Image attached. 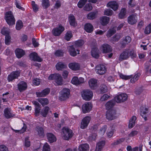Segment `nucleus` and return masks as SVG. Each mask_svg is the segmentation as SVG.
I'll list each match as a JSON object with an SVG mask.
<instances>
[{
	"label": "nucleus",
	"instance_id": "obj_1",
	"mask_svg": "<svg viewBox=\"0 0 151 151\" xmlns=\"http://www.w3.org/2000/svg\"><path fill=\"white\" fill-rule=\"evenodd\" d=\"M32 103L35 105V113L36 116H38L39 113L40 112L41 115L43 117H45L49 112H51L48 106L45 107L40 111V105L39 103L35 101H33Z\"/></svg>",
	"mask_w": 151,
	"mask_h": 151
},
{
	"label": "nucleus",
	"instance_id": "obj_2",
	"mask_svg": "<svg viewBox=\"0 0 151 151\" xmlns=\"http://www.w3.org/2000/svg\"><path fill=\"white\" fill-rule=\"evenodd\" d=\"M62 130V136L63 139L68 140L72 137L73 134L71 130L68 128L64 127Z\"/></svg>",
	"mask_w": 151,
	"mask_h": 151
},
{
	"label": "nucleus",
	"instance_id": "obj_3",
	"mask_svg": "<svg viewBox=\"0 0 151 151\" xmlns=\"http://www.w3.org/2000/svg\"><path fill=\"white\" fill-rule=\"evenodd\" d=\"M5 18L6 22L9 25H12L15 24V19L11 12H6Z\"/></svg>",
	"mask_w": 151,
	"mask_h": 151
},
{
	"label": "nucleus",
	"instance_id": "obj_4",
	"mask_svg": "<svg viewBox=\"0 0 151 151\" xmlns=\"http://www.w3.org/2000/svg\"><path fill=\"white\" fill-rule=\"evenodd\" d=\"M70 90L68 88H63L60 92L59 99L64 101L68 98L70 96Z\"/></svg>",
	"mask_w": 151,
	"mask_h": 151
},
{
	"label": "nucleus",
	"instance_id": "obj_5",
	"mask_svg": "<svg viewBox=\"0 0 151 151\" xmlns=\"http://www.w3.org/2000/svg\"><path fill=\"white\" fill-rule=\"evenodd\" d=\"M81 96L83 99L86 101H89L92 98L93 94L92 91L91 90H86L82 92Z\"/></svg>",
	"mask_w": 151,
	"mask_h": 151
},
{
	"label": "nucleus",
	"instance_id": "obj_6",
	"mask_svg": "<svg viewBox=\"0 0 151 151\" xmlns=\"http://www.w3.org/2000/svg\"><path fill=\"white\" fill-rule=\"evenodd\" d=\"M106 118L109 120H112L117 117V114L115 110L112 109L108 110L106 114Z\"/></svg>",
	"mask_w": 151,
	"mask_h": 151
},
{
	"label": "nucleus",
	"instance_id": "obj_7",
	"mask_svg": "<svg viewBox=\"0 0 151 151\" xmlns=\"http://www.w3.org/2000/svg\"><path fill=\"white\" fill-rule=\"evenodd\" d=\"M64 30V27L61 25H60L58 27H56L53 29L52 32L54 36H59Z\"/></svg>",
	"mask_w": 151,
	"mask_h": 151
},
{
	"label": "nucleus",
	"instance_id": "obj_8",
	"mask_svg": "<svg viewBox=\"0 0 151 151\" xmlns=\"http://www.w3.org/2000/svg\"><path fill=\"white\" fill-rule=\"evenodd\" d=\"M127 96L125 93H122L116 96L114 98L115 101L117 103H121L127 100Z\"/></svg>",
	"mask_w": 151,
	"mask_h": 151
},
{
	"label": "nucleus",
	"instance_id": "obj_9",
	"mask_svg": "<svg viewBox=\"0 0 151 151\" xmlns=\"http://www.w3.org/2000/svg\"><path fill=\"white\" fill-rule=\"evenodd\" d=\"M91 119V117L89 116H87L83 118L81 123V128L83 129L86 128L88 126Z\"/></svg>",
	"mask_w": 151,
	"mask_h": 151
},
{
	"label": "nucleus",
	"instance_id": "obj_10",
	"mask_svg": "<svg viewBox=\"0 0 151 151\" xmlns=\"http://www.w3.org/2000/svg\"><path fill=\"white\" fill-rule=\"evenodd\" d=\"M95 70L98 74L103 75L106 73V69L104 65H99L96 67Z\"/></svg>",
	"mask_w": 151,
	"mask_h": 151
},
{
	"label": "nucleus",
	"instance_id": "obj_11",
	"mask_svg": "<svg viewBox=\"0 0 151 151\" xmlns=\"http://www.w3.org/2000/svg\"><path fill=\"white\" fill-rule=\"evenodd\" d=\"M92 107V105L90 102H86L82 106L83 113L85 114L89 112L91 110Z\"/></svg>",
	"mask_w": 151,
	"mask_h": 151
},
{
	"label": "nucleus",
	"instance_id": "obj_12",
	"mask_svg": "<svg viewBox=\"0 0 151 151\" xmlns=\"http://www.w3.org/2000/svg\"><path fill=\"white\" fill-rule=\"evenodd\" d=\"M74 45L70 46L68 47V49L70 54L72 56H75L77 54H79V51L76 48L75 49Z\"/></svg>",
	"mask_w": 151,
	"mask_h": 151
},
{
	"label": "nucleus",
	"instance_id": "obj_13",
	"mask_svg": "<svg viewBox=\"0 0 151 151\" xmlns=\"http://www.w3.org/2000/svg\"><path fill=\"white\" fill-rule=\"evenodd\" d=\"M19 71H13L8 76L7 80L9 82L12 81L15 79L17 78L20 75Z\"/></svg>",
	"mask_w": 151,
	"mask_h": 151
},
{
	"label": "nucleus",
	"instance_id": "obj_14",
	"mask_svg": "<svg viewBox=\"0 0 151 151\" xmlns=\"http://www.w3.org/2000/svg\"><path fill=\"white\" fill-rule=\"evenodd\" d=\"M71 82L72 84L78 85L83 83L84 82V79L82 77L78 78L77 77H74L72 78Z\"/></svg>",
	"mask_w": 151,
	"mask_h": 151
},
{
	"label": "nucleus",
	"instance_id": "obj_15",
	"mask_svg": "<svg viewBox=\"0 0 151 151\" xmlns=\"http://www.w3.org/2000/svg\"><path fill=\"white\" fill-rule=\"evenodd\" d=\"M129 49L125 50L120 54L119 58V60L120 61H122L128 58L129 57Z\"/></svg>",
	"mask_w": 151,
	"mask_h": 151
},
{
	"label": "nucleus",
	"instance_id": "obj_16",
	"mask_svg": "<svg viewBox=\"0 0 151 151\" xmlns=\"http://www.w3.org/2000/svg\"><path fill=\"white\" fill-rule=\"evenodd\" d=\"M4 116L7 119L10 118L14 116L13 112L9 108H7L4 110Z\"/></svg>",
	"mask_w": 151,
	"mask_h": 151
},
{
	"label": "nucleus",
	"instance_id": "obj_17",
	"mask_svg": "<svg viewBox=\"0 0 151 151\" xmlns=\"http://www.w3.org/2000/svg\"><path fill=\"white\" fill-rule=\"evenodd\" d=\"M100 50L104 53L111 52L112 50L111 46L107 44L102 45L100 47Z\"/></svg>",
	"mask_w": 151,
	"mask_h": 151
},
{
	"label": "nucleus",
	"instance_id": "obj_18",
	"mask_svg": "<svg viewBox=\"0 0 151 151\" xmlns=\"http://www.w3.org/2000/svg\"><path fill=\"white\" fill-rule=\"evenodd\" d=\"M137 21V19L136 15L134 14L131 15L128 17V22L131 25L136 24Z\"/></svg>",
	"mask_w": 151,
	"mask_h": 151
},
{
	"label": "nucleus",
	"instance_id": "obj_19",
	"mask_svg": "<svg viewBox=\"0 0 151 151\" xmlns=\"http://www.w3.org/2000/svg\"><path fill=\"white\" fill-rule=\"evenodd\" d=\"M107 6L111 8L114 11H116L118 8L119 4L116 1H111L107 4Z\"/></svg>",
	"mask_w": 151,
	"mask_h": 151
},
{
	"label": "nucleus",
	"instance_id": "obj_20",
	"mask_svg": "<svg viewBox=\"0 0 151 151\" xmlns=\"http://www.w3.org/2000/svg\"><path fill=\"white\" fill-rule=\"evenodd\" d=\"M29 57L31 60L34 61L41 62L42 60V59L39 57L37 54L35 52L31 53L29 55Z\"/></svg>",
	"mask_w": 151,
	"mask_h": 151
},
{
	"label": "nucleus",
	"instance_id": "obj_21",
	"mask_svg": "<svg viewBox=\"0 0 151 151\" xmlns=\"http://www.w3.org/2000/svg\"><path fill=\"white\" fill-rule=\"evenodd\" d=\"M50 92L49 88H46L43 90L41 92H37L36 94L38 97H44L48 94Z\"/></svg>",
	"mask_w": 151,
	"mask_h": 151
},
{
	"label": "nucleus",
	"instance_id": "obj_22",
	"mask_svg": "<svg viewBox=\"0 0 151 151\" xmlns=\"http://www.w3.org/2000/svg\"><path fill=\"white\" fill-rule=\"evenodd\" d=\"M18 88L20 92L25 90L27 88V85L26 83L24 81H21L17 85Z\"/></svg>",
	"mask_w": 151,
	"mask_h": 151
},
{
	"label": "nucleus",
	"instance_id": "obj_23",
	"mask_svg": "<svg viewBox=\"0 0 151 151\" xmlns=\"http://www.w3.org/2000/svg\"><path fill=\"white\" fill-rule=\"evenodd\" d=\"M89 85L92 89H95L97 86V81L94 78L91 79L88 81Z\"/></svg>",
	"mask_w": 151,
	"mask_h": 151
},
{
	"label": "nucleus",
	"instance_id": "obj_24",
	"mask_svg": "<svg viewBox=\"0 0 151 151\" xmlns=\"http://www.w3.org/2000/svg\"><path fill=\"white\" fill-rule=\"evenodd\" d=\"M36 130L37 135L39 137H44V131L42 127L40 126L37 127Z\"/></svg>",
	"mask_w": 151,
	"mask_h": 151
},
{
	"label": "nucleus",
	"instance_id": "obj_25",
	"mask_svg": "<svg viewBox=\"0 0 151 151\" xmlns=\"http://www.w3.org/2000/svg\"><path fill=\"white\" fill-rule=\"evenodd\" d=\"M105 144V142L102 140L99 142L96 146L95 151H101L104 147Z\"/></svg>",
	"mask_w": 151,
	"mask_h": 151
},
{
	"label": "nucleus",
	"instance_id": "obj_26",
	"mask_svg": "<svg viewBox=\"0 0 151 151\" xmlns=\"http://www.w3.org/2000/svg\"><path fill=\"white\" fill-rule=\"evenodd\" d=\"M47 136L48 141L50 143L55 142L56 140V138L55 135L51 133H47Z\"/></svg>",
	"mask_w": 151,
	"mask_h": 151
},
{
	"label": "nucleus",
	"instance_id": "obj_27",
	"mask_svg": "<svg viewBox=\"0 0 151 151\" xmlns=\"http://www.w3.org/2000/svg\"><path fill=\"white\" fill-rule=\"evenodd\" d=\"M67 65L62 62H58L55 65L56 69L58 70H62L63 69L67 67Z\"/></svg>",
	"mask_w": 151,
	"mask_h": 151
},
{
	"label": "nucleus",
	"instance_id": "obj_28",
	"mask_svg": "<svg viewBox=\"0 0 151 151\" xmlns=\"http://www.w3.org/2000/svg\"><path fill=\"white\" fill-rule=\"evenodd\" d=\"M69 68L73 70H76L80 68V65L78 63H72L69 64Z\"/></svg>",
	"mask_w": 151,
	"mask_h": 151
},
{
	"label": "nucleus",
	"instance_id": "obj_29",
	"mask_svg": "<svg viewBox=\"0 0 151 151\" xmlns=\"http://www.w3.org/2000/svg\"><path fill=\"white\" fill-rule=\"evenodd\" d=\"M140 114L145 121L147 119V117L145 115L148 112V109L146 107H142L141 109Z\"/></svg>",
	"mask_w": 151,
	"mask_h": 151
},
{
	"label": "nucleus",
	"instance_id": "obj_30",
	"mask_svg": "<svg viewBox=\"0 0 151 151\" xmlns=\"http://www.w3.org/2000/svg\"><path fill=\"white\" fill-rule=\"evenodd\" d=\"M55 81L56 83L59 85L63 84V79L61 75L59 74H55Z\"/></svg>",
	"mask_w": 151,
	"mask_h": 151
},
{
	"label": "nucleus",
	"instance_id": "obj_31",
	"mask_svg": "<svg viewBox=\"0 0 151 151\" xmlns=\"http://www.w3.org/2000/svg\"><path fill=\"white\" fill-rule=\"evenodd\" d=\"M84 29L86 32L91 33L93 31V27L91 24L87 23L84 26Z\"/></svg>",
	"mask_w": 151,
	"mask_h": 151
},
{
	"label": "nucleus",
	"instance_id": "obj_32",
	"mask_svg": "<svg viewBox=\"0 0 151 151\" xmlns=\"http://www.w3.org/2000/svg\"><path fill=\"white\" fill-rule=\"evenodd\" d=\"M115 103V102L113 100L109 101L105 105L106 109L110 110L114 105Z\"/></svg>",
	"mask_w": 151,
	"mask_h": 151
},
{
	"label": "nucleus",
	"instance_id": "obj_33",
	"mask_svg": "<svg viewBox=\"0 0 151 151\" xmlns=\"http://www.w3.org/2000/svg\"><path fill=\"white\" fill-rule=\"evenodd\" d=\"M89 150V145L87 144L81 145L79 146V151H88Z\"/></svg>",
	"mask_w": 151,
	"mask_h": 151
},
{
	"label": "nucleus",
	"instance_id": "obj_34",
	"mask_svg": "<svg viewBox=\"0 0 151 151\" xmlns=\"http://www.w3.org/2000/svg\"><path fill=\"white\" fill-rule=\"evenodd\" d=\"M15 54L17 57L18 58H20L24 55L25 52L22 50L17 49L15 50Z\"/></svg>",
	"mask_w": 151,
	"mask_h": 151
},
{
	"label": "nucleus",
	"instance_id": "obj_35",
	"mask_svg": "<svg viewBox=\"0 0 151 151\" xmlns=\"http://www.w3.org/2000/svg\"><path fill=\"white\" fill-rule=\"evenodd\" d=\"M131 41V38L129 36L126 37L121 42L123 47H124L126 45L129 43Z\"/></svg>",
	"mask_w": 151,
	"mask_h": 151
},
{
	"label": "nucleus",
	"instance_id": "obj_36",
	"mask_svg": "<svg viewBox=\"0 0 151 151\" xmlns=\"http://www.w3.org/2000/svg\"><path fill=\"white\" fill-rule=\"evenodd\" d=\"M92 56L96 58H98L99 57V50L96 47L93 48L91 51Z\"/></svg>",
	"mask_w": 151,
	"mask_h": 151
},
{
	"label": "nucleus",
	"instance_id": "obj_37",
	"mask_svg": "<svg viewBox=\"0 0 151 151\" xmlns=\"http://www.w3.org/2000/svg\"><path fill=\"white\" fill-rule=\"evenodd\" d=\"M69 21L70 24L72 26H75L76 25L74 17L73 15H70L68 17Z\"/></svg>",
	"mask_w": 151,
	"mask_h": 151
},
{
	"label": "nucleus",
	"instance_id": "obj_38",
	"mask_svg": "<svg viewBox=\"0 0 151 151\" xmlns=\"http://www.w3.org/2000/svg\"><path fill=\"white\" fill-rule=\"evenodd\" d=\"M109 18L106 16H103L101 18V23L103 25H105L109 22Z\"/></svg>",
	"mask_w": 151,
	"mask_h": 151
},
{
	"label": "nucleus",
	"instance_id": "obj_39",
	"mask_svg": "<svg viewBox=\"0 0 151 151\" xmlns=\"http://www.w3.org/2000/svg\"><path fill=\"white\" fill-rule=\"evenodd\" d=\"M115 127L114 126H113L112 127L110 126L109 130H110V131H108L107 132V135L109 138L111 137L114 134V132L115 131L114 129Z\"/></svg>",
	"mask_w": 151,
	"mask_h": 151
},
{
	"label": "nucleus",
	"instance_id": "obj_40",
	"mask_svg": "<svg viewBox=\"0 0 151 151\" xmlns=\"http://www.w3.org/2000/svg\"><path fill=\"white\" fill-rule=\"evenodd\" d=\"M126 11L125 8H122L119 14V18L120 19H123L126 17Z\"/></svg>",
	"mask_w": 151,
	"mask_h": 151
},
{
	"label": "nucleus",
	"instance_id": "obj_41",
	"mask_svg": "<svg viewBox=\"0 0 151 151\" xmlns=\"http://www.w3.org/2000/svg\"><path fill=\"white\" fill-rule=\"evenodd\" d=\"M136 119V117L135 116H133L129 121V127L130 128H132L135 125V121Z\"/></svg>",
	"mask_w": 151,
	"mask_h": 151
},
{
	"label": "nucleus",
	"instance_id": "obj_42",
	"mask_svg": "<svg viewBox=\"0 0 151 151\" xmlns=\"http://www.w3.org/2000/svg\"><path fill=\"white\" fill-rule=\"evenodd\" d=\"M140 74L139 73H135L134 76L130 80V82L131 83H134L136 81L139 79Z\"/></svg>",
	"mask_w": 151,
	"mask_h": 151
},
{
	"label": "nucleus",
	"instance_id": "obj_43",
	"mask_svg": "<svg viewBox=\"0 0 151 151\" xmlns=\"http://www.w3.org/2000/svg\"><path fill=\"white\" fill-rule=\"evenodd\" d=\"M38 101L40 103L42 106L47 104L48 101L47 99L46 98H40L38 99Z\"/></svg>",
	"mask_w": 151,
	"mask_h": 151
},
{
	"label": "nucleus",
	"instance_id": "obj_44",
	"mask_svg": "<svg viewBox=\"0 0 151 151\" xmlns=\"http://www.w3.org/2000/svg\"><path fill=\"white\" fill-rule=\"evenodd\" d=\"M84 43V41L82 40H79L75 41L74 45L76 48L80 47L82 46Z\"/></svg>",
	"mask_w": 151,
	"mask_h": 151
},
{
	"label": "nucleus",
	"instance_id": "obj_45",
	"mask_svg": "<svg viewBox=\"0 0 151 151\" xmlns=\"http://www.w3.org/2000/svg\"><path fill=\"white\" fill-rule=\"evenodd\" d=\"M116 31V28H113L110 29L108 30L107 33V37H110L113 34L115 33Z\"/></svg>",
	"mask_w": 151,
	"mask_h": 151
},
{
	"label": "nucleus",
	"instance_id": "obj_46",
	"mask_svg": "<svg viewBox=\"0 0 151 151\" xmlns=\"http://www.w3.org/2000/svg\"><path fill=\"white\" fill-rule=\"evenodd\" d=\"M107 128L106 125H104L100 129L99 133L101 135H103L105 134Z\"/></svg>",
	"mask_w": 151,
	"mask_h": 151
},
{
	"label": "nucleus",
	"instance_id": "obj_47",
	"mask_svg": "<svg viewBox=\"0 0 151 151\" xmlns=\"http://www.w3.org/2000/svg\"><path fill=\"white\" fill-rule=\"evenodd\" d=\"M151 32V23L149 24L145 28L144 33L146 34H149Z\"/></svg>",
	"mask_w": 151,
	"mask_h": 151
},
{
	"label": "nucleus",
	"instance_id": "obj_48",
	"mask_svg": "<svg viewBox=\"0 0 151 151\" xmlns=\"http://www.w3.org/2000/svg\"><path fill=\"white\" fill-rule=\"evenodd\" d=\"M72 36L73 35L71 32L70 31H68L65 34V39L67 41H68L70 40V39Z\"/></svg>",
	"mask_w": 151,
	"mask_h": 151
},
{
	"label": "nucleus",
	"instance_id": "obj_49",
	"mask_svg": "<svg viewBox=\"0 0 151 151\" xmlns=\"http://www.w3.org/2000/svg\"><path fill=\"white\" fill-rule=\"evenodd\" d=\"M42 5L43 7L46 8L50 6L49 0H42Z\"/></svg>",
	"mask_w": 151,
	"mask_h": 151
},
{
	"label": "nucleus",
	"instance_id": "obj_50",
	"mask_svg": "<svg viewBox=\"0 0 151 151\" xmlns=\"http://www.w3.org/2000/svg\"><path fill=\"white\" fill-rule=\"evenodd\" d=\"M87 0H80L78 2L77 5L79 8H82L85 4Z\"/></svg>",
	"mask_w": 151,
	"mask_h": 151
},
{
	"label": "nucleus",
	"instance_id": "obj_51",
	"mask_svg": "<svg viewBox=\"0 0 151 151\" xmlns=\"http://www.w3.org/2000/svg\"><path fill=\"white\" fill-rule=\"evenodd\" d=\"M23 24L21 20H19L17 22L16 29L17 30H20L23 27Z\"/></svg>",
	"mask_w": 151,
	"mask_h": 151
},
{
	"label": "nucleus",
	"instance_id": "obj_52",
	"mask_svg": "<svg viewBox=\"0 0 151 151\" xmlns=\"http://www.w3.org/2000/svg\"><path fill=\"white\" fill-rule=\"evenodd\" d=\"M1 33L6 36V35H9V30L6 28H3L1 30Z\"/></svg>",
	"mask_w": 151,
	"mask_h": 151
},
{
	"label": "nucleus",
	"instance_id": "obj_53",
	"mask_svg": "<svg viewBox=\"0 0 151 151\" xmlns=\"http://www.w3.org/2000/svg\"><path fill=\"white\" fill-rule=\"evenodd\" d=\"M119 76L121 78L125 80H128L132 78V76L131 75L130 76H126L122 74H120Z\"/></svg>",
	"mask_w": 151,
	"mask_h": 151
},
{
	"label": "nucleus",
	"instance_id": "obj_54",
	"mask_svg": "<svg viewBox=\"0 0 151 151\" xmlns=\"http://www.w3.org/2000/svg\"><path fill=\"white\" fill-rule=\"evenodd\" d=\"M96 14L94 12H90L87 15V18L89 19H93L96 17Z\"/></svg>",
	"mask_w": 151,
	"mask_h": 151
},
{
	"label": "nucleus",
	"instance_id": "obj_55",
	"mask_svg": "<svg viewBox=\"0 0 151 151\" xmlns=\"http://www.w3.org/2000/svg\"><path fill=\"white\" fill-rule=\"evenodd\" d=\"M129 56L130 55L131 57L132 58H134L136 57L137 55L136 54L135 50L133 49L132 50H129Z\"/></svg>",
	"mask_w": 151,
	"mask_h": 151
},
{
	"label": "nucleus",
	"instance_id": "obj_56",
	"mask_svg": "<svg viewBox=\"0 0 151 151\" xmlns=\"http://www.w3.org/2000/svg\"><path fill=\"white\" fill-rule=\"evenodd\" d=\"M29 138V137H27L25 139L24 145L27 147H29L30 145V142Z\"/></svg>",
	"mask_w": 151,
	"mask_h": 151
},
{
	"label": "nucleus",
	"instance_id": "obj_57",
	"mask_svg": "<svg viewBox=\"0 0 151 151\" xmlns=\"http://www.w3.org/2000/svg\"><path fill=\"white\" fill-rule=\"evenodd\" d=\"M32 5L34 11L35 12L37 11L39 9L38 6L37 4H35V2L32 1Z\"/></svg>",
	"mask_w": 151,
	"mask_h": 151
},
{
	"label": "nucleus",
	"instance_id": "obj_58",
	"mask_svg": "<svg viewBox=\"0 0 151 151\" xmlns=\"http://www.w3.org/2000/svg\"><path fill=\"white\" fill-rule=\"evenodd\" d=\"M113 13V11L110 9H106L105 10L104 14L108 16H111Z\"/></svg>",
	"mask_w": 151,
	"mask_h": 151
},
{
	"label": "nucleus",
	"instance_id": "obj_59",
	"mask_svg": "<svg viewBox=\"0 0 151 151\" xmlns=\"http://www.w3.org/2000/svg\"><path fill=\"white\" fill-rule=\"evenodd\" d=\"M139 132L136 130H133L131 131L129 134V136L130 137H132L139 134Z\"/></svg>",
	"mask_w": 151,
	"mask_h": 151
},
{
	"label": "nucleus",
	"instance_id": "obj_60",
	"mask_svg": "<svg viewBox=\"0 0 151 151\" xmlns=\"http://www.w3.org/2000/svg\"><path fill=\"white\" fill-rule=\"evenodd\" d=\"M43 151H50L49 145L47 143L44 145L42 149Z\"/></svg>",
	"mask_w": 151,
	"mask_h": 151
},
{
	"label": "nucleus",
	"instance_id": "obj_61",
	"mask_svg": "<svg viewBox=\"0 0 151 151\" xmlns=\"http://www.w3.org/2000/svg\"><path fill=\"white\" fill-rule=\"evenodd\" d=\"M40 79L37 78L34 79L32 81L33 84L35 86H38L40 84Z\"/></svg>",
	"mask_w": 151,
	"mask_h": 151
},
{
	"label": "nucleus",
	"instance_id": "obj_62",
	"mask_svg": "<svg viewBox=\"0 0 151 151\" xmlns=\"http://www.w3.org/2000/svg\"><path fill=\"white\" fill-rule=\"evenodd\" d=\"M92 9V7L91 4H88L86 5L84 7V10L88 11L91 10Z\"/></svg>",
	"mask_w": 151,
	"mask_h": 151
},
{
	"label": "nucleus",
	"instance_id": "obj_63",
	"mask_svg": "<svg viewBox=\"0 0 151 151\" xmlns=\"http://www.w3.org/2000/svg\"><path fill=\"white\" fill-rule=\"evenodd\" d=\"M11 37L9 35H6L5 36V43L6 45H9L10 43Z\"/></svg>",
	"mask_w": 151,
	"mask_h": 151
},
{
	"label": "nucleus",
	"instance_id": "obj_64",
	"mask_svg": "<svg viewBox=\"0 0 151 151\" xmlns=\"http://www.w3.org/2000/svg\"><path fill=\"white\" fill-rule=\"evenodd\" d=\"M0 151H9L8 148L3 145H0Z\"/></svg>",
	"mask_w": 151,
	"mask_h": 151
}]
</instances>
